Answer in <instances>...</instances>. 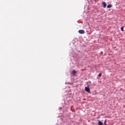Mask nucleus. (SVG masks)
Listing matches in <instances>:
<instances>
[{"instance_id":"7","label":"nucleus","mask_w":125,"mask_h":125,"mask_svg":"<svg viewBox=\"0 0 125 125\" xmlns=\"http://www.w3.org/2000/svg\"><path fill=\"white\" fill-rule=\"evenodd\" d=\"M77 73V71H76L75 70H74L72 71V73L73 74H76Z\"/></svg>"},{"instance_id":"5","label":"nucleus","mask_w":125,"mask_h":125,"mask_svg":"<svg viewBox=\"0 0 125 125\" xmlns=\"http://www.w3.org/2000/svg\"><path fill=\"white\" fill-rule=\"evenodd\" d=\"M99 125H103L102 122L99 121Z\"/></svg>"},{"instance_id":"4","label":"nucleus","mask_w":125,"mask_h":125,"mask_svg":"<svg viewBox=\"0 0 125 125\" xmlns=\"http://www.w3.org/2000/svg\"><path fill=\"white\" fill-rule=\"evenodd\" d=\"M107 8H111V7H112V4H109L107 6Z\"/></svg>"},{"instance_id":"9","label":"nucleus","mask_w":125,"mask_h":125,"mask_svg":"<svg viewBox=\"0 0 125 125\" xmlns=\"http://www.w3.org/2000/svg\"><path fill=\"white\" fill-rule=\"evenodd\" d=\"M104 124H106V120L104 121Z\"/></svg>"},{"instance_id":"2","label":"nucleus","mask_w":125,"mask_h":125,"mask_svg":"<svg viewBox=\"0 0 125 125\" xmlns=\"http://www.w3.org/2000/svg\"><path fill=\"white\" fill-rule=\"evenodd\" d=\"M85 90H86L87 92H90V89L88 87H85Z\"/></svg>"},{"instance_id":"6","label":"nucleus","mask_w":125,"mask_h":125,"mask_svg":"<svg viewBox=\"0 0 125 125\" xmlns=\"http://www.w3.org/2000/svg\"><path fill=\"white\" fill-rule=\"evenodd\" d=\"M124 28H125V27H122L121 28V31H122V32H124L125 30H124Z\"/></svg>"},{"instance_id":"3","label":"nucleus","mask_w":125,"mask_h":125,"mask_svg":"<svg viewBox=\"0 0 125 125\" xmlns=\"http://www.w3.org/2000/svg\"><path fill=\"white\" fill-rule=\"evenodd\" d=\"M102 4L103 5H104V8H106V6H107V4H106V2H103Z\"/></svg>"},{"instance_id":"8","label":"nucleus","mask_w":125,"mask_h":125,"mask_svg":"<svg viewBox=\"0 0 125 125\" xmlns=\"http://www.w3.org/2000/svg\"><path fill=\"white\" fill-rule=\"evenodd\" d=\"M99 77H101L102 76V73L99 74Z\"/></svg>"},{"instance_id":"1","label":"nucleus","mask_w":125,"mask_h":125,"mask_svg":"<svg viewBox=\"0 0 125 125\" xmlns=\"http://www.w3.org/2000/svg\"><path fill=\"white\" fill-rule=\"evenodd\" d=\"M79 34H83L85 33V32L83 30H79Z\"/></svg>"}]
</instances>
